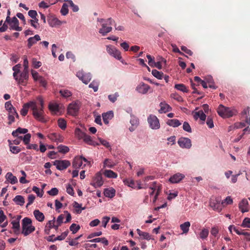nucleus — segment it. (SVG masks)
Listing matches in <instances>:
<instances>
[{"label": "nucleus", "instance_id": "obj_1", "mask_svg": "<svg viewBox=\"0 0 250 250\" xmlns=\"http://www.w3.org/2000/svg\"><path fill=\"white\" fill-rule=\"evenodd\" d=\"M32 220L28 217H25L22 220L21 233L24 236H26L35 231V228L32 225Z\"/></svg>", "mask_w": 250, "mask_h": 250}, {"label": "nucleus", "instance_id": "obj_2", "mask_svg": "<svg viewBox=\"0 0 250 250\" xmlns=\"http://www.w3.org/2000/svg\"><path fill=\"white\" fill-rule=\"evenodd\" d=\"M90 165V162L83 156H76L73 159L72 167L75 169L83 168L86 165Z\"/></svg>", "mask_w": 250, "mask_h": 250}, {"label": "nucleus", "instance_id": "obj_3", "mask_svg": "<svg viewBox=\"0 0 250 250\" xmlns=\"http://www.w3.org/2000/svg\"><path fill=\"white\" fill-rule=\"evenodd\" d=\"M113 22H114V21L111 18L107 19L106 23L102 24V28L100 29L99 33L103 36H105L107 33L112 31V28L111 25L113 24Z\"/></svg>", "mask_w": 250, "mask_h": 250}, {"label": "nucleus", "instance_id": "obj_4", "mask_svg": "<svg viewBox=\"0 0 250 250\" xmlns=\"http://www.w3.org/2000/svg\"><path fill=\"white\" fill-rule=\"evenodd\" d=\"M147 122L152 129L157 130L160 128L159 121L156 116L150 115L147 118Z\"/></svg>", "mask_w": 250, "mask_h": 250}, {"label": "nucleus", "instance_id": "obj_5", "mask_svg": "<svg viewBox=\"0 0 250 250\" xmlns=\"http://www.w3.org/2000/svg\"><path fill=\"white\" fill-rule=\"evenodd\" d=\"M106 51L109 55L114 57L118 60L121 61L122 62H123L122 61V57L121 56L120 51L117 49L114 46L111 45H107Z\"/></svg>", "mask_w": 250, "mask_h": 250}, {"label": "nucleus", "instance_id": "obj_6", "mask_svg": "<svg viewBox=\"0 0 250 250\" xmlns=\"http://www.w3.org/2000/svg\"><path fill=\"white\" fill-rule=\"evenodd\" d=\"M76 76L85 84H87L92 78L90 73H85L83 70L77 72Z\"/></svg>", "mask_w": 250, "mask_h": 250}, {"label": "nucleus", "instance_id": "obj_7", "mask_svg": "<svg viewBox=\"0 0 250 250\" xmlns=\"http://www.w3.org/2000/svg\"><path fill=\"white\" fill-rule=\"evenodd\" d=\"M53 165L58 170H62L70 165V162L68 160H56L53 162Z\"/></svg>", "mask_w": 250, "mask_h": 250}, {"label": "nucleus", "instance_id": "obj_8", "mask_svg": "<svg viewBox=\"0 0 250 250\" xmlns=\"http://www.w3.org/2000/svg\"><path fill=\"white\" fill-rule=\"evenodd\" d=\"M32 114L36 120L42 123L46 122L48 119L43 110H33Z\"/></svg>", "mask_w": 250, "mask_h": 250}, {"label": "nucleus", "instance_id": "obj_9", "mask_svg": "<svg viewBox=\"0 0 250 250\" xmlns=\"http://www.w3.org/2000/svg\"><path fill=\"white\" fill-rule=\"evenodd\" d=\"M178 144L181 148L187 149L190 148L192 145L190 139L186 137L180 138Z\"/></svg>", "mask_w": 250, "mask_h": 250}, {"label": "nucleus", "instance_id": "obj_10", "mask_svg": "<svg viewBox=\"0 0 250 250\" xmlns=\"http://www.w3.org/2000/svg\"><path fill=\"white\" fill-rule=\"evenodd\" d=\"M10 26V29L21 31L22 28L19 26V22L18 19L14 17L10 20L9 22H6Z\"/></svg>", "mask_w": 250, "mask_h": 250}, {"label": "nucleus", "instance_id": "obj_11", "mask_svg": "<svg viewBox=\"0 0 250 250\" xmlns=\"http://www.w3.org/2000/svg\"><path fill=\"white\" fill-rule=\"evenodd\" d=\"M103 184V181L101 174L97 173L91 185L95 188L100 187Z\"/></svg>", "mask_w": 250, "mask_h": 250}, {"label": "nucleus", "instance_id": "obj_12", "mask_svg": "<svg viewBox=\"0 0 250 250\" xmlns=\"http://www.w3.org/2000/svg\"><path fill=\"white\" fill-rule=\"evenodd\" d=\"M19 116L16 110H9L8 114V119L9 120L8 124L11 125L15 122V118H19Z\"/></svg>", "mask_w": 250, "mask_h": 250}, {"label": "nucleus", "instance_id": "obj_13", "mask_svg": "<svg viewBox=\"0 0 250 250\" xmlns=\"http://www.w3.org/2000/svg\"><path fill=\"white\" fill-rule=\"evenodd\" d=\"M150 89V86L145 83H142L138 85L136 88V90L142 94L146 93Z\"/></svg>", "mask_w": 250, "mask_h": 250}, {"label": "nucleus", "instance_id": "obj_14", "mask_svg": "<svg viewBox=\"0 0 250 250\" xmlns=\"http://www.w3.org/2000/svg\"><path fill=\"white\" fill-rule=\"evenodd\" d=\"M184 177V175L178 173L171 176L169 179V181L173 184L177 183L180 182Z\"/></svg>", "mask_w": 250, "mask_h": 250}, {"label": "nucleus", "instance_id": "obj_15", "mask_svg": "<svg viewBox=\"0 0 250 250\" xmlns=\"http://www.w3.org/2000/svg\"><path fill=\"white\" fill-rule=\"evenodd\" d=\"M217 112L223 118H229L235 114L233 110H217Z\"/></svg>", "mask_w": 250, "mask_h": 250}, {"label": "nucleus", "instance_id": "obj_16", "mask_svg": "<svg viewBox=\"0 0 250 250\" xmlns=\"http://www.w3.org/2000/svg\"><path fill=\"white\" fill-rule=\"evenodd\" d=\"M239 208L242 213L248 212V202L247 199H243L239 204Z\"/></svg>", "mask_w": 250, "mask_h": 250}, {"label": "nucleus", "instance_id": "obj_17", "mask_svg": "<svg viewBox=\"0 0 250 250\" xmlns=\"http://www.w3.org/2000/svg\"><path fill=\"white\" fill-rule=\"evenodd\" d=\"M104 122L105 124H108L109 120L111 119L113 117V112L112 110H109L106 113L102 114Z\"/></svg>", "mask_w": 250, "mask_h": 250}, {"label": "nucleus", "instance_id": "obj_18", "mask_svg": "<svg viewBox=\"0 0 250 250\" xmlns=\"http://www.w3.org/2000/svg\"><path fill=\"white\" fill-rule=\"evenodd\" d=\"M192 114L195 120L200 118L201 120L205 121L206 119V115L203 112V110H200L198 112H192Z\"/></svg>", "mask_w": 250, "mask_h": 250}, {"label": "nucleus", "instance_id": "obj_19", "mask_svg": "<svg viewBox=\"0 0 250 250\" xmlns=\"http://www.w3.org/2000/svg\"><path fill=\"white\" fill-rule=\"evenodd\" d=\"M48 22L49 24L52 26H55L56 25H60L62 24V22L59 20L57 18L51 17L48 19Z\"/></svg>", "mask_w": 250, "mask_h": 250}, {"label": "nucleus", "instance_id": "obj_20", "mask_svg": "<svg viewBox=\"0 0 250 250\" xmlns=\"http://www.w3.org/2000/svg\"><path fill=\"white\" fill-rule=\"evenodd\" d=\"M41 40V38L39 35H36L33 37L29 38L27 41V46L28 48H30L33 45L35 44L38 41Z\"/></svg>", "mask_w": 250, "mask_h": 250}, {"label": "nucleus", "instance_id": "obj_21", "mask_svg": "<svg viewBox=\"0 0 250 250\" xmlns=\"http://www.w3.org/2000/svg\"><path fill=\"white\" fill-rule=\"evenodd\" d=\"M38 109L36 103L34 101H30L24 104L22 109Z\"/></svg>", "mask_w": 250, "mask_h": 250}, {"label": "nucleus", "instance_id": "obj_22", "mask_svg": "<svg viewBox=\"0 0 250 250\" xmlns=\"http://www.w3.org/2000/svg\"><path fill=\"white\" fill-rule=\"evenodd\" d=\"M5 178L11 184H15L18 182V179L15 176H14L11 172H8Z\"/></svg>", "mask_w": 250, "mask_h": 250}, {"label": "nucleus", "instance_id": "obj_23", "mask_svg": "<svg viewBox=\"0 0 250 250\" xmlns=\"http://www.w3.org/2000/svg\"><path fill=\"white\" fill-rule=\"evenodd\" d=\"M115 192L114 188H111L105 189L104 193L105 197L112 198L115 195Z\"/></svg>", "mask_w": 250, "mask_h": 250}, {"label": "nucleus", "instance_id": "obj_24", "mask_svg": "<svg viewBox=\"0 0 250 250\" xmlns=\"http://www.w3.org/2000/svg\"><path fill=\"white\" fill-rule=\"evenodd\" d=\"M167 124L173 127H177L181 125V123L177 119H169L167 121Z\"/></svg>", "mask_w": 250, "mask_h": 250}, {"label": "nucleus", "instance_id": "obj_25", "mask_svg": "<svg viewBox=\"0 0 250 250\" xmlns=\"http://www.w3.org/2000/svg\"><path fill=\"white\" fill-rule=\"evenodd\" d=\"M209 205L214 210L220 209V201L218 200H214L211 199L210 201Z\"/></svg>", "mask_w": 250, "mask_h": 250}, {"label": "nucleus", "instance_id": "obj_26", "mask_svg": "<svg viewBox=\"0 0 250 250\" xmlns=\"http://www.w3.org/2000/svg\"><path fill=\"white\" fill-rule=\"evenodd\" d=\"M33 214L36 219L39 222H42L44 219V215L39 210H35Z\"/></svg>", "mask_w": 250, "mask_h": 250}, {"label": "nucleus", "instance_id": "obj_27", "mask_svg": "<svg viewBox=\"0 0 250 250\" xmlns=\"http://www.w3.org/2000/svg\"><path fill=\"white\" fill-rule=\"evenodd\" d=\"M190 226L189 222L187 221L180 225V229L182 230L183 233H187L189 231V228Z\"/></svg>", "mask_w": 250, "mask_h": 250}, {"label": "nucleus", "instance_id": "obj_28", "mask_svg": "<svg viewBox=\"0 0 250 250\" xmlns=\"http://www.w3.org/2000/svg\"><path fill=\"white\" fill-rule=\"evenodd\" d=\"M12 229H14V233L16 234L20 233V222L13 220L11 222Z\"/></svg>", "mask_w": 250, "mask_h": 250}, {"label": "nucleus", "instance_id": "obj_29", "mask_svg": "<svg viewBox=\"0 0 250 250\" xmlns=\"http://www.w3.org/2000/svg\"><path fill=\"white\" fill-rule=\"evenodd\" d=\"M28 132L26 128L18 127L16 130L13 131L12 134L13 136H18L19 134H26Z\"/></svg>", "mask_w": 250, "mask_h": 250}, {"label": "nucleus", "instance_id": "obj_30", "mask_svg": "<svg viewBox=\"0 0 250 250\" xmlns=\"http://www.w3.org/2000/svg\"><path fill=\"white\" fill-rule=\"evenodd\" d=\"M83 141L87 144L88 145H91V146H96V145H99V144L95 143L91 139V137L86 134L85 135L84 137L83 138Z\"/></svg>", "mask_w": 250, "mask_h": 250}, {"label": "nucleus", "instance_id": "obj_31", "mask_svg": "<svg viewBox=\"0 0 250 250\" xmlns=\"http://www.w3.org/2000/svg\"><path fill=\"white\" fill-rule=\"evenodd\" d=\"M89 242L95 243L101 242L105 246L108 245V241L105 237L95 238L89 240Z\"/></svg>", "mask_w": 250, "mask_h": 250}, {"label": "nucleus", "instance_id": "obj_32", "mask_svg": "<svg viewBox=\"0 0 250 250\" xmlns=\"http://www.w3.org/2000/svg\"><path fill=\"white\" fill-rule=\"evenodd\" d=\"M13 201L16 204L20 206H23L24 203V199L21 195H17L14 199Z\"/></svg>", "mask_w": 250, "mask_h": 250}, {"label": "nucleus", "instance_id": "obj_33", "mask_svg": "<svg viewBox=\"0 0 250 250\" xmlns=\"http://www.w3.org/2000/svg\"><path fill=\"white\" fill-rule=\"evenodd\" d=\"M80 102L78 101L70 104L67 107V109H79Z\"/></svg>", "mask_w": 250, "mask_h": 250}, {"label": "nucleus", "instance_id": "obj_34", "mask_svg": "<svg viewBox=\"0 0 250 250\" xmlns=\"http://www.w3.org/2000/svg\"><path fill=\"white\" fill-rule=\"evenodd\" d=\"M174 87L176 89L182 91L183 92L188 93V92L187 87L185 86V85L182 83L176 84L174 86Z\"/></svg>", "mask_w": 250, "mask_h": 250}, {"label": "nucleus", "instance_id": "obj_35", "mask_svg": "<svg viewBox=\"0 0 250 250\" xmlns=\"http://www.w3.org/2000/svg\"><path fill=\"white\" fill-rule=\"evenodd\" d=\"M104 174L106 177L110 178H115L117 177V174L111 170H105Z\"/></svg>", "mask_w": 250, "mask_h": 250}, {"label": "nucleus", "instance_id": "obj_36", "mask_svg": "<svg viewBox=\"0 0 250 250\" xmlns=\"http://www.w3.org/2000/svg\"><path fill=\"white\" fill-rule=\"evenodd\" d=\"M58 125L59 127L62 130L65 129L66 127V122L64 119H59L58 120Z\"/></svg>", "mask_w": 250, "mask_h": 250}, {"label": "nucleus", "instance_id": "obj_37", "mask_svg": "<svg viewBox=\"0 0 250 250\" xmlns=\"http://www.w3.org/2000/svg\"><path fill=\"white\" fill-rule=\"evenodd\" d=\"M59 93L64 98H68L72 95V93L67 89H61L60 90Z\"/></svg>", "mask_w": 250, "mask_h": 250}, {"label": "nucleus", "instance_id": "obj_38", "mask_svg": "<svg viewBox=\"0 0 250 250\" xmlns=\"http://www.w3.org/2000/svg\"><path fill=\"white\" fill-rule=\"evenodd\" d=\"M75 134L79 139H83L85 135V133L82 131V130L79 128H76L75 130Z\"/></svg>", "mask_w": 250, "mask_h": 250}, {"label": "nucleus", "instance_id": "obj_39", "mask_svg": "<svg viewBox=\"0 0 250 250\" xmlns=\"http://www.w3.org/2000/svg\"><path fill=\"white\" fill-rule=\"evenodd\" d=\"M209 231L208 229L204 228L202 229L201 231L199 234V236L201 239H205L208 236Z\"/></svg>", "mask_w": 250, "mask_h": 250}, {"label": "nucleus", "instance_id": "obj_40", "mask_svg": "<svg viewBox=\"0 0 250 250\" xmlns=\"http://www.w3.org/2000/svg\"><path fill=\"white\" fill-rule=\"evenodd\" d=\"M58 149L59 152L63 154H65L69 151V148L68 147L63 145L59 146H58Z\"/></svg>", "mask_w": 250, "mask_h": 250}, {"label": "nucleus", "instance_id": "obj_41", "mask_svg": "<svg viewBox=\"0 0 250 250\" xmlns=\"http://www.w3.org/2000/svg\"><path fill=\"white\" fill-rule=\"evenodd\" d=\"M69 229L73 234H75L80 229V226L79 225H77L75 223H73L70 226Z\"/></svg>", "mask_w": 250, "mask_h": 250}, {"label": "nucleus", "instance_id": "obj_42", "mask_svg": "<svg viewBox=\"0 0 250 250\" xmlns=\"http://www.w3.org/2000/svg\"><path fill=\"white\" fill-rule=\"evenodd\" d=\"M152 74L158 79H162L163 78V73L156 69H154L152 71Z\"/></svg>", "mask_w": 250, "mask_h": 250}, {"label": "nucleus", "instance_id": "obj_43", "mask_svg": "<svg viewBox=\"0 0 250 250\" xmlns=\"http://www.w3.org/2000/svg\"><path fill=\"white\" fill-rule=\"evenodd\" d=\"M73 207L76 209V211L77 213H80L82 210H84L85 209V208H82V205L79 204L77 202H74Z\"/></svg>", "mask_w": 250, "mask_h": 250}, {"label": "nucleus", "instance_id": "obj_44", "mask_svg": "<svg viewBox=\"0 0 250 250\" xmlns=\"http://www.w3.org/2000/svg\"><path fill=\"white\" fill-rule=\"evenodd\" d=\"M29 77V70L27 69H23V71L21 73L20 78L25 81H27Z\"/></svg>", "mask_w": 250, "mask_h": 250}, {"label": "nucleus", "instance_id": "obj_45", "mask_svg": "<svg viewBox=\"0 0 250 250\" xmlns=\"http://www.w3.org/2000/svg\"><path fill=\"white\" fill-rule=\"evenodd\" d=\"M61 13L62 15L65 16L68 13V5L64 3L61 9Z\"/></svg>", "mask_w": 250, "mask_h": 250}, {"label": "nucleus", "instance_id": "obj_46", "mask_svg": "<svg viewBox=\"0 0 250 250\" xmlns=\"http://www.w3.org/2000/svg\"><path fill=\"white\" fill-rule=\"evenodd\" d=\"M68 230H67L65 231L62 232L61 235L58 236L57 237L54 239V240H62L65 239V238L67 236L68 234Z\"/></svg>", "mask_w": 250, "mask_h": 250}, {"label": "nucleus", "instance_id": "obj_47", "mask_svg": "<svg viewBox=\"0 0 250 250\" xmlns=\"http://www.w3.org/2000/svg\"><path fill=\"white\" fill-rule=\"evenodd\" d=\"M99 82L96 81H93L89 85L90 88H93L94 92H96L98 89Z\"/></svg>", "mask_w": 250, "mask_h": 250}, {"label": "nucleus", "instance_id": "obj_48", "mask_svg": "<svg viewBox=\"0 0 250 250\" xmlns=\"http://www.w3.org/2000/svg\"><path fill=\"white\" fill-rule=\"evenodd\" d=\"M131 119H130V124L132 126H135V127H137L139 124L138 119L134 116H131Z\"/></svg>", "mask_w": 250, "mask_h": 250}, {"label": "nucleus", "instance_id": "obj_49", "mask_svg": "<svg viewBox=\"0 0 250 250\" xmlns=\"http://www.w3.org/2000/svg\"><path fill=\"white\" fill-rule=\"evenodd\" d=\"M183 129L185 131H187L188 133H191L192 132V129H191V128L189 125V124L187 122H185L183 123Z\"/></svg>", "mask_w": 250, "mask_h": 250}, {"label": "nucleus", "instance_id": "obj_50", "mask_svg": "<svg viewBox=\"0 0 250 250\" xmlns=\"http://www.w3.org/2000/svg\"><path fill=\"white\" fill-rule=\"evenodd\" d=\"M67 2L69 4V5H70V6L72 8L73 12H76L78 11V10L79 9L78 6L77 5H75L73 2V1L72 0H67Z\"/></svg>", "mask_w": 250, "mask_h": 250}, {"label": "nucleus", "instance_id": "obj_51", "mask_svg": "<svg viewBox=\"0 0 250 250\" xmlns=\"http://www.w3.org/2000/svg\"><path fill=\"white\" fill-rule=\"evenodd\" d=\"M104 166L108 167L109 168L112 167L114 166H115V164L112 162L110 160L108 159H106L104 161Z\"/></svg>", "mask_w": 250, "mask_h": 250}, {"label": "nucleus", "instance_id": "obj_52", "mask_svg": "<svg viewBox=\"0 0 250 250\" xmlns=\"http://www.w3.org/2000/svg\"><path fill=\"white\" fill-rule=\"evenodd\" d=\"M31 135L29 133H26L23 137V142L25 145H28L31 138Z\"/></svg>", "mask_w": 250, "mask_h": 250}, {"label": "nucleus", "instance_id": "obj_53", "mask_svg": "<svg viewBox=\"0 0 250 250\" xmlns=\"http://www.w3.org/2000/svg\"><path fill=\"white\" fill-rule=\"evenodd\" d=\"M242 226L243 227L250 228V218H245L242 222Z\"/></svg>", "mask_w": 250, "mask_h": 250}, {"label": "nucleus", "instance_id": "obj_54", "mask_svg": "<svg viewBox=\"0 0 250 250\" xmlns=\"http://www.w3.org/2000/svg\"><path fill=\"white\" fill-rule=\"evenodd\" d=\"M10 149L12 153L17 154L21 151V149L17 146H12L10 145Z\"/></svg>", "mask_w": 250, "mask_h": 250}, {"label": "nucleus", "instance_id": "obj_55", "mask_svg": "<svg viewBox=\"0 0 250 250\" xmlns=\"http://www.w3.org/2000/svg\"><path fill=\"white\" fill-rule=\"evenodd\" d=\"M32 65L35 68L37 69L42 65V62L40 61H37L36 59L33 58L32 59Z\"/></svg>", "mask_w": 250, "mask_h": 250}, {"label": "nucleus", "instance_id": "obj_56", "mask_svg": "<svg viewBox=\"0 0 250 250\" xmlns=\"http://www.w3.org/2000/svg\"><path fill=\"white\" fill-rule=\"evenodd\" d=\"M59 190L56 188H51L50 190L47 191V193L51 196H55L58 194Z\"/></svg>", "mask_w": 250, "mask_h": 250}, {"label": "nucleus", "instance_id": "obj_57", "mask_svg": "<svg viewBox=\"0 0 250 250\" xmlns=\"http://www.w3.org/2000/svg\"><path fill=\"white\" fill-rule=\"evenodd\" d=\"M66 117L69 116H72L73 117H76L78 115L79 110H67Z\"/></svg>", "mask_w": 250, "mask_h": 250}, {"label": "nucleus", "instance_id": "obj_58", "mask_svg": "<svg viewBox=\"0 0 250 250\" xmlns=\"http://www.w3.org/2000/svg\"><path fill=\"white\" fill-rule=\"evenodd\" d=\"M35 199V196L33 194H30L28 197V203L26 205V207L32 204Z\"/></svg>", "mask_w": 250, "mask_h": 250}, {"label": "nucleus", "instance_id": "obj_59", "mask_svg": "<svg viewBox=\"0 0 250 250\" xmlns=\"http://www.w3.org/2000/svg\"><path fill=\"white\" fill-rule=\"evenodd\" d=\"M181 48L183 51L185 52L188 55L192 56L193 55V52L190 49H188L186 46H182Z\"/></svg>", "mask_w": 250, "mask_h": 250}, {"label": "nucleus", "instance_id": "obj_60", "mask_svg": "<svg viewBox=\"0 0 250 250\" xmlns=\"http://www.w3.org/2000/svg\"><path fill=\"white\" fill-rule=\"evenodd\" d=\"M64 218V214H62L60 215L56 220V223L59 224V225H61V224L63 223V220Z\"/></svg>", "mask_w": 250, "mask_h": 250}, {"label": "nucleus", "instance_id": "obj_61", "mask_svg": "<svg viewBox=\"0 0 250 250\" xmlns=\"http://www.w3.org/2000/svg\"><path fill=\"white\" fill-rule=\"evenodd\" d=\"M31 74H32L33 78L36 81H38L39 78L42 77V76H39L38 73L37 71H34V70L31 71Z\"/></svg>", "mask_w": 250, "mask_h": 250}, {"label": "nucleus", "instance_id": "obj_62", "mask_svg": "<svg viewBox=\"0 0 250 250\" xmlns=\"http://www.w3.org/2000/svg\"><path fill=\"white\" fill-rule=\"evenodd\" d=\"M66 192L68 194L72 196L74 194L73 188L70 184H68L66 187Z\"/></svg>", "mask_w": 250, "mask_h": 250}, {"label": "nucleus", "instance_id": "obj_63", "mask_svg": "<svg viewBox=\"0 0 250 250\" xmlns=\"http://www.w3.org/2000/svg\"><path fill=\"white\" fill-rule=\"evenodd\" d=\"M233 202L232 198L230 196H228L222 202L223 205L226 203V205L231 204Z\"/></svg>", "mask_w": 250, "mask_h": 250}, {"label": "nucleus", "instance_id": "obj_64", "mask_svg": "<svg viewBox=\"0 0 250 250\" xmlns=\"http://www.w3.org/2000/svg\"><path fill=\"white\" fill-rule=\"evenodd\" d=\"M176 137L175 136H171L167 138L168 145H173L175 143Z\"/></svg>", "mask_w": 250, "mask_h": 250}]
</instances>
